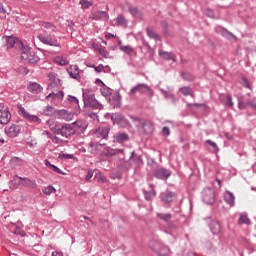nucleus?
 <instances>
[{"label":"nucleus","mask_w":256,"mask_h":256,"mask_svg":"<svg viewBox=\"0 0 256 256\" xmlns=\"http://www.w3.org/2000/svg\"><path fill=\"white\" fill-rule=\"evenodd\" d=\"M41 29L44 32L37 35V39H39L40 43H43V45H49L50 47H61L59 39L51 35V33H55L57 31L56 25L49 22H42Z\"/></svg>","instance_id":"f257e3e1"},{"label":"nucleus","mask_w":256,"mask_h":256,"mask_svg":"<svg viewBox=\"0 0 256 256\" xmlns=\"http://www.w3.org/2000/svg\"><path fill=\"white\" fill-rule=\"evenodd\" d=\"M83 102L85 107H91L92 109H103V104L99 103L97 99H95V94L89 90L83 91Z\"/></svg>","instance_id":"f03ea898"},{"label":"nucleus","mask_w":256,"mask_h":256,"mask_svg":"<svg viewBox=\"0 0 256 256\" xmlns=\"http://www.w3.org/2000/svg\"><path fill=\"white\" fill-rule=\"evenodd\" d=\"M19 185H24V187H29L30 189H35L37 187L35 180L15 175L13 180L10 181V189H17Z\"/></svg>","instance_id":"7ed1b4c3"},{"label":"nucleus","mask_w":256,"mask_h":256,"mask_svg":"<svg viewBox=\"0 0 256 256\" xmlns=\"http://www.w3.org/2000/svg\"><path fill=\"white\" fill-rule=\"evenodd\" d=\"M133 122L136 123V127L138 129V133L142 136L151 135L153 133L154 128L153 124L147 120H141L139 118H132Z\"/></svg>","instance_id":"20e7f679"},{"label":"nucleus","mask_w":256,"mask_h":256,"mask_svg":"<svg viewBox=\"0 0 256 256\" xmlns=\"http://www.w3.org/2000/svg\"><path fill=\"white\" fill-rule=\"evenodd\" d=\"M22 52H21V59L22 61H25V63H39V56H37L35 54V52H33V50H31V48H25V46H23V48H21Z\"/></svg>","instance_id":"39448f33"},{"label":"nucleus","mask_w":256,"mask_h":256,"mask_svg":"<svg viewBox=\"0 0 256 256\" xmlns=\"http://www.w3.org/2000/svg\"><path fill=\"white\" fill-rule=\"evenodd\" d=\"M101 155L102 157H105L106 160L111 159V157H115L116 155H122L120 159H122V161H125V150L123 149H113L111 147H106L102 151Z\"/></svg>","instance_id":"423d86ee"},{"label":"nucleus","mask_w":256,"mask_h":256,"mask_svg":"<svg viewBox=\"0 0 256 256\" xmlns=\"http://www.w3.org/2000/svg\"><path fill=\"white\" fill-rule=\"evenodd\" d=\"M75 127L71 124H65L62 125L59 130L57 135H62V137H66V139H69V137H73L75 135Z\"/></svg>","instance_id":"0eeeda50"},{"label":"nucleus","mask_w":256,"mask_h":256,"mask_svg":"<svg viewBox=\"0 0 256 256\" xmlns=\"http://www.w3.org/2000/svg\"><path fill=\"white\" fill-rule=\"evenodd\" d=\"M11 121V112L5 104H0V125H7Z\"/></svg>","instance_id":"6e6552de"},{"label":"nucleus","mask_w":256,"mask_h":256,"mask_svg":"<svg viewBox=\"0 0 256 256\" xmlns=\"http://www.w3.org/2000/svg\"><path fill=\"white\" fill-rule=\"evenodd\" d=\"M202 199L206 205H213L215 203V190L212 188H205L202 193Z\"/></svg>","instance_id":"1a4fd4ad"},{"label":"nucleus","mask_w":256,"mask_h":256,"mask_svg":"<svg viewBox=\"0 0 256 256\" xmlns=\"http://www.w3.org/2000/svg\"><path fill=\"white\" fill-rule=\"evenodd\" d=\"M18 109L20 115H22L24 119H27V121H30L31 123H41V120L39 119V117H37V115H31L21 104L18 105Z\"/></svg>","instance_id":"9d476101"},{"label":"nucleus","mask_w":256,"mask_h":256,"mask_svg":"<svg viewBox=\"0 0 256 256\" xmlns=\"http://www.w3.org/2000/svg\"><path fill=\"white\" fill-rule=\"evenodd\" d=\"M131 163H134L136 167L143 165V159L135 152L131 153L130 162H124V169H131Z\"/></svg>","instance_id":"9b49d317"},{"label":"nucleus","mask_w":256,"mask_h":256,"mask_svg":"<svg viewBox=\"0 0 256 256\" xmlns=\"http://www.w3.org/2000/svg\"><path fill=\"white\" fill-rule=\"evenodd\" d=\"M111 120L113 121V123H116V125H120L121 127H129L131 125L129 123V120L125 119L123 115L119 113L112 114Z\"/></svg>","instance_id":"f8f14e48"},{"label":"nucleus","mask_w":256,"mask_h":256,"mask_svg":"<svg viewBox=\"0 0 256 256\" xmlns=\"http://www.w3.org/2000/svg\"><path fill=\"white\" fill-rule=\"evenodd\" d=\"M5 41L7 42L8 49H13V47H18V49H23L25 45L23 42L19 41L16 37L13 36H6Z\"/></svg>","instance_id":"ddd939ff"},{"label":"nucleus","mask_w":256,"mask_h":256,"mask_svg":"<svg viewBox=\"0 0 256 256\" xmlns=\"http://www.w3.org/2000/svg\"><path fill=\"white\" fill-rule=\"evenodd\" d=\"M135 93L151 94V88L146 84H138L130 90V95H135Z\"/></svg>","instance_id":"4468645a"},{"label":"nucleus","mask_w":256,"mask_h":256,"mask_svg":"<svg viewBox=\"0 0 256 256\" xmlns=\"http://www.w3.org/2000/svg\"><path fill=\"white\" fill-rule=\"evenodd\" d=\"M93 136L96 139H107L109 137V126H100L95 130Z\"/></svg>","instance_id":"2eb2a0df"},{"label":"nucleus","mask_w":256,"mask_h":256,"mask_svg":"<svg viewBox=\"0 0 256 256\" xmlns=\"http://www.w3.org/2000/svg\"><path fill=\"white\" fill-rule=\"evenodd\" d=\"M5 133L8 137H17L21 133V126L17 124H12L10 127L5 129Z\"/></svg>","instance_id":"dca6fc26"},{"label":"nucleus","mask_w":256,"mask_h":256,"mask_svg":"<svg viewBox=\"0 0 256 256\" xmlns=\"http://www.w3.org/2000/svg\"><path fill=\"white\" fill-rule=\"evenodd\" d=\"M129 21L125 19V16L119 15L114 20L111 21V24L114 27H124L127 28Z\"/></svg>","instance_id":"f3484780"},{"label":"nucleus","mask_w":256,"mask_h":256,"mask_svg":"<svg viewBox=\"0 0 256 256\" xmlns=\"http://www.w3.org/2000/svg\"><path fill=\"white\" fill-rule=\"evenodd\" d=\"M63 97H65V93L63 91H59L58 93L51 92L46 99L49 101L51 99V103H57V101H63Z\"/></svg>","instance_id":"a211bd4d"},{"label":"nucleus","mask_w":256,"mask_h":256,"mask_svg":"<svg viewBox=\"0 0 256 256\" xmlns=\"http://www.w3.org/2000/svg\"><path fill=\"white\" fill-rule=\"evenodd\" d=\"M217 32L220 33V35H222V37H225V39H228V41H237V36L234 35L233 33L229 32L225 28L219 27L217 29Z\"/></svg>","instance_id":"6ab92c4d"},{"label":"nucleus","mask_w":256,"mask_h":256,"mask_svg":"<svg viewBox=\"0 0 256 256\" xmlns=\"http://www.w3.org/2000/svg\"><path fill=\"white\" fill-rule=\"evenodd\" d=\"M27 89L30 93H33L34 95H37V94L41 93V91H43V87L39 83H36V82L30 83L28 85Z\"/></svg>","instance_id":"aec40b11"},{"label":"nucleus","mask_w":256,"mask_h":256,"mask_svg":"<svg viewBox=\"0 0 256 256\" xmlns=\"http://www.w3.org/2000/svg\"><path fill=\"white\" fill-rule=\"evenodd\" d=\"M209 227L212 235H219V233H221V224L219 221L212 220Z\"/></svg>","instance_id":"412c9836"},{"label":"nucleus","mask_w":256,"mask_h":256,"mask_svg":"<svg viewBox=\"0 0 256 256\" xmlns=\"http://www.w3.org/2000/svg\"><path fill=\"white\" fill-rule=\"evenodd\" d=\"M92 19H95L96 21H108L109 14L105 11H97L92 15Z\"/></svg>","instance_id":"4be33fe9"},{"label":"nucleus","mask_w":256,"mask_h":256,"mask_svg":"<svg viewBox=\"0 0 256 256\" xmlns=\"http://www.w3.org/2000/svg\"><path fill=\"white\" fill-rule=\"evenodd\" d=\"M150 249L160 255L159 251H161V242L157 238H152L150 241Z\"/></svg>","instance_id":"5701e85b"},{"label":"nucleus","mask_w":256,"mask_h":256,"mask_svg":"<svg viewBox=\"0 0 256 256\" xmlns=\"http://www.w3.org/2000/svg\"><path fill=\"white\" fill-rule=\"evenodd\" d=\"M126 141H129V134L118 133L114 135V143H126Z\"/></svg>","instance_id":"b1692460"},{"label":"nucleus","mask_w":256,"mask_h":256,"mask_svg":"<svg viewBox=\"0 0 256 256\" xmlns=\"http://www.w3.org/2000/svg\"><path fill=\"white\" fill-rule=\"evenodd\" d=\"M67 71L72 79L81 78V76L79 75V67L77 65L70 66V68Z\"/></svg>","instance_id":"393cba45"},{"label":"nucleus","mask_w":256,"mask_h":256,"mask_svg":"<svg viewBox=\"0 0 256 256\" xmlns=\"http://www.w3.org/2000/svg\"><path fill=\"white\" fill-rule=\"evenodd\" d=\"M220 101L227 107H233V98L231 95L228 94H221L220 95Z\"/></svg>","instance_id":"a878e982"},{"label":"nucleus","mask_w":256,"mask_h":256,"mask_svg":"<svg viewBox=\"0 0 256 256\" xmlns=\"http://www.w3.org/2000/svg\"><path fill=\"white\" fill-rule=\"evenodd\" d=\"M58 115L60 119H63L64 121H72L73 120V114L67 110H59Z\"/></svg>","instance_id":"bb28decb"},{"label":"nucleus","mask_w":256,"mask_h":256,"mask_svg":"<svg viewBox=\"0 0 256 256\" xmlns=\"http://www.w3.org/2000/svg\"><path fill=\"white\" fill-rule=\"evenodd\" d=\"M224 200L227 205H230V207H233V205H235V195H233V193L229 191L224 193Z\"/></svg>","instance_id":"cd10ccee"},{"label":"nucleus","mask_w":256,"mask_h":256,"mask_svg":"<svg viewBox=\"0 0 256 256\" xmlns=\"http://www.w3.org/2000/svg\"><path fill=\"white\" fill-rule=\"evenodd\" d=\"M175 197H177L175 192H165L162 201H164V203H172V201H175Z\"/></svg>","instance_id":"c85d7f7f"},{"label":"nucleus","mask_w":256,"mask_h":256,"mask_svg":"<svg viewBox=\"0 0 256 256\" xmlns=\"http://www.w3.org/2000/svg\"><path fill=\"white\" fill-rule=\"evenodd\" d=\"M46 123H47L49 129L51 131H53V133H56V135H57V133L59 132V129H60L59 124H57V121H55L54 119H50Z\"/></svg>","instance_id":"c756f323"},{"label":"nucleus","mask_w":256,"mask_h":256,"mask_svg":"<svg viewBox=\"0 0 256 256\" xmlns=\"http://www.w3.org/2000/svg\"><path fill=\"white\" fill-rule=\"evenodd\" d=\"M161 219L162 221L167 223L169 229H173V223H171V220L173 219V214L171 213L162 214Z\"/></svg>","instance_id":"7c9ffc66"},{"label":"nucleus","mask_w":256,"mask_h":256,"mask_svg":"<svg viewBox=\"0 0 256 256\" xmlns=\"http://www.w3.org/2000/svg\"><path fill=\"white\" fill-rule=\"evenodd\" d=\"M239 225H251V220L247 216L246 213L240 214V218L238 220Z\"/></svg>","instance_id":"2f4dec72"},{"label":"nucleus","mask_w":256,"mask_h":256,"mask_svg":"<svg viewBox=\"0 0 256 256\" xmlns=\"http://www.w3.org/2000/svg\"><path fill=\"white\" fill-rule=\"evenodd\" d=\"M147 35L150 37V39H155V41H158L159 35L155 32L153 28H147Z\"/></svg>","instance_id":"473e14b6"},{"label":"nucleus","mask_w":256,"mask_h":256,"mask_svg":"<svg viewBox=\"0 0 256 256\" xmlns=\"http://www.w3.org/2000/svg\"><path fill=\"white\" fill-rule=\"evenodd\" d=\"M179 91L180 93H182V95H185V96L193 95V89L187 86L180 88Z\"/></svg>","instance_id":"72a5a7b5"},{"label":"nucleus","mask_w":256,"mask_h":256,"mask_svg":"<svg viewBox=\"0 0 256 256\" xmlns=\"http://www.w3.org/2000/svg\"><path fill=\"white\" fill-rule=\"evenodd\" d=\"M161 57L163 59H166V61H171V60L175 59V54H173L171 52H161Z\"/></svg>","instance_id":"f704fd0d"},{"label":"nucleus","mask_w":256,"mask_h":256,"mask_svg":"<svg viewBox=\"0 0 256 256\" xmlns=\"http://www.w3.org/2000/svg\"><path fill=\"white\" fill-rule=\"evenodd\" d=\"M128 11H129V13H131V15H133V17L141 16V12L139 11V9L137 7L130 6L128 8Z\"/></svg>","instance_id":"c9c22d12"},{"label":"nucleus","mask_w":256,"mask_h":256,"mask_svg":"<svg viewBox=\"0 0 256 256\" xmlns=\"http://www.w3.org/2000/svg\"><path fill=\"white\" fill-rule=\"evenodd\" d=\"M120 51H123V53H126L127 55H131L134 51L133 47L131 46H120Z\"/></svg>","instance_id":"e433bc0d"},{"label":"nucleus","mask_w":256,"mask_h":256,"mask_svg":"<svg viewBox=\"0 0 256 256\" xmlns=\"http://www.w3.org/2000/svg\"><path fill=\"white\" fill-rule=\"evenodd\" d=\"M144 196L146 201H151L155 197V192L153 190L144 191Z\"/></svg>","instance_id":"4c0bfd02"},{"label":"nucleus","mask_w":256,"mask_h":256,"mask_svg":"<svg viewBox=\"0 0 256 256\" xmlns=\"http://www.w3.org/2000/svg\"><path fill=\"white\" fill-rule=\"evenodd\" d=\"M56 192H57V190L53 186H48V187L43 189V194L44 195H51V193H56Z\"/></svg>","instance_id":"58836bf2"},{"label":"nucleus","mask_w":256,"mask_h":256,"mask_svg":"<svg viewBox=\"0 0 256 256\" xmlns=\"http://www.w3.org/2000/svg\"><path fill=\"white\" fill-rule=\"evenodd\" d=\"M206 143L208 145H211L212 146V151L213 153H219V147L217 146V143L211 141V140H206Z\"/></svg>","instance_id":"ea45409f"},{"label":"nucleus","mask_w":256,"mask_h":256,"mask_svg":"<svg viewBox=\"0 0 256 256\" xmlns=\"http://www.w3.org/2000/svg\"><path fill=\"white\" fill-rule=\"evenodd\" d=\"M54 109L55 108H53L52 106H46L42 113H43V115L51 116V115H53Z\"/></svg>","instance_id":"a19ab883"},{"label":"nucleus","mask_w":256,"mask_h":256,"mask_svg":"<svg viewBox=\"0 0 256 256\" xmlns=\"http://www.w3.org/2000/svg\"><path fill=\"white\" fill-rule=\"evenodd\" d=\"M171 177V171L168 169L161 170V179H169Z\"/></svg>","instance_id":"79ce46f5"},{"label":"nucleus","mask_w":256,"mask_h":256,"mask_svg":"<svg viewBox=\"0 0 256 256\" xmlns=\"http://www.w3.org/2000/svg\"><path fill=\"white\" fill-rule=\"evenodd\" d=\"M42 135H47V137H49V139H51L53 141V143H57V141L59 140V138H57V136H53V134H51L49 131L45 130Z\"/></svg>","instance_id":"37998d69"},{"label":"nucleus","mask_w":256,"mask_h":256,"mask_svg":"<svg viewBox=\"0 0 256 256\" xmlns=\"http://www.w3.org/2000/svg\"><path fill=\"white\" fill-rule=\"evenodd\" d=\"M54 62L57 63V65H67V60L61 58V57H55Z\"/></svg>","instance_id":"c03bdc74"},{"label":"nucleus","mask_w":256,"mask_h":256,"mask_svg":"<svg viewBox=\"0 0 256 256\" xmlns=\"http://www.w3.org/2000/svg\"><path fill=\"white\" fill-rule=\"evenodd\" d=\"M80 5L82 6V9H89L92 4L87 0H81Z\"/></svg>","instance_id":"a18cd8bd"},{"label":"nucleus","mask_w":256,"mask_h":256,"mask_svg":"<svg viewBox=\"0 0 256 256\" xmlns=\"http://www.w3.org/2000/svg\"><path fill=\"white\" fill-rule=\"evenodd\" d=\"M171 255V249L168 246H162V256Z\"/></svg>","instance_id":"49530a36"},{"label":"nucleus","mask_w":256,"mask_h":256,"mask_svg":"<svg viewBox=\"0 0 256 256\" xmlns=\"http://www.w3.org/2000/svg\"><path fill=\"white\" fill-rule=\"evenodd\" d=\"M182 77H183V79H185V81H193V74L183 73Z\"/></svg>","instance_id":"de8ad7c7"},{"label":"nucleus","mask_w":256,"mask_h":256,"mask_svg":"<svg viewBox=\"0 0 256 256\" xmlns=\"http://www.w3.org/2000/svg\"><path fill=\"white\" fill-rule=\"evenodd\" d=\"M162 94L164 95V97L166 99H172L173 100V93H171V91H163L162 90Z\"/></svg>","instance_id":"09e8293b"},{"label":"nucleus","mask_w":256,"mask_h":256,"mask_svg":"<svg viewBox=\"0 0 256 256\" xmlns=\"http://www.w3.org/2000/svg\"><path fill=\"white\" fill-rule=\"evenodd\" d=\"M162 134L165 135L166 137H169V135H171V130L169 129V127L165 126L162 129Z\"/></svg>","instance_id":"8fccbe9b"},{"label":"nucleus","mask_w":256,"mask_h":256,"mask_svg":"<svg viewBox=\"0 0 256 256\" xmlns=\"http://www.w3.org/2000/svg\"><path fill=\"white\" fill-rule=\"evenodd\" d=\"M101 94L103 95V97H109L111 95V92H109V89L104 88L101 90Z\"/></svg>","instance_id":"3c124183"},{"label":"nucleus","mask_w":256,"mask_h":256,"mask_svg":"<svg viewBox=\"0 0 256 256\" xmlns=\"http://www.w3.org/2000/svg\"><path fill=\"white\" fill-rule=\"evenodd\" d=\"M68 101H70V103L79 104V99H77L75 96H68Z\"/></svg>","instance_id":"603ef678"},{"label":"nucleus","mask_w":256,"mask_h":256,"mask_svg":"<svg viewBox=\"0 0 256 256\" xmlns=\"http://www.w3.org/2000/svg\"><path fill=\"white\" fill-rule=\"evenodd\" d=\"M51 169H53V171H55V173H59V175H64L65 173H63V171H61V169H59V167L53 165L51 166Z\"/></svg>","instance_id":"864d4df0"},{"label":"nucleus","mask_w":256,"mask_h":256,"mask_svg":"<svg viewBox=\"0 0 256 256\" xmlns=\"http://www.w3.org/2000/svg\"><path fill=\"white\" fill-rule=\"evenodd\" d=\"M92 178H93V170H88L85 180L91 181Z\"/></svg>","instance_id":"5fc2aeb1"},{"label":"nucleus","mask_w":256,"mask_h":256,"mask_svg":"<svg viewBox=\"0 0 256 256\" xmlns=\"http://www.w3.org/2000/svg\"><path fill=\"white\" fill-rule=\"evenodd\" d=\"M59 157H63V159H74L75 156L73 154H60Z\"/></svg>","instance_id":"6e6d98bb"},{"label":"nucleus","mask_w":256,"mask_h":256,"mask_svg":"<svg viewBox=\"0 0 256 256\" xmlns=\"http://www.w3.org/2000/svg\"><path fill=\"white\" fill-rule=\"evenodd\" d=\"M103 69H105V67L103 66V64H100V65L95 67V72L96 73H102Z\"/></svg>","instance_id":"4d7b16f0"},{"label":"nucleus","mask_w":256,"mask_h":256,"mask_svg":"<svg viewBox=\"0 0 256 256\" xmlns=\"http://www.w3.org/2000/svg\"><path fill=\"white\" fill-rule=\"evenodd\" d=\"M206 15H207L208 17H215V14H213V10H211V9H207V10H206Z\"/></svg>","instance_id":"13d9d810"},{"label":"nucleus","mask_w":256,"mask_h":256,"mask_svg":"<svg viewBox=\"0 0 256 256\" xmlns=\"http://www.w3.org/2000/svg\"><path fill=\"white\" fill-rule=\"evenodd\" d=\"M115 101H116V104L114 105V107H121V98L116 97Z\"/></svg>","instance_id":"bf43d9fd"},{"label":"nucleus","mask_w":256,"mask_h":256,"mask_svg":"<svg viewBox=\"0 0 256 256\" xmlns=\"http://www.w3.org/2000/svg\"><path fill=\"white\" fill-rule=\"evenodd\" d=\"M238 107H239V109H245V103H243V101L239 100Z\"/></svg>","instance_id":"052dcab7"},{"label":"nucleus","mask_w":256,"mask_h":256,"mask_svg":"<svg viewBox=\"0 0 256 256\" xmlns=\"http://www.w3.org/2000/svg\"><path fill=\"white\" fill-rule=\"evenodd\" d=\"M98 179L102 182V183H105L107 180L105 179V176L99 174L98 175Z\"/></svg>","instance_id":"680f3d73"},{"label":"nucleus","mask_w":256,"mask_h":256,"mask_svg":"<svg viewBox=\"0 0 256 256\" xmlns=\"http://www.w3.org/2000/svg\"><path fill=\"white\" fill-rule=\"evenodd\" d=\"M52 256H63V253L59 251H55V252H52Z\"/></svg>","instance_id":"e2e57ef3"},{"label":"nucleus","mask_w":256,"mask_h":256,"mask_svg":"<svg viewBox=\"0 0 256 256\" xmlns=\"http://www.w3.org/2000/svg\"><path fill=\"white\" fill-rule=\"evenodd\" d=\"M74 125H76V127L81 128V127H83V122H81V121H76V122L74 123Z\"/></svg>","instance_id":"0e129e2a"},{"label":"nucleus","mask_w":256,"mask_h":256,"mask_svg":"<svg viewBox=\"0 0 256 256\" xmlns=\"http://www.w3.org/2000/svg\"><path fill=\"white\" fill-rule=\"evenodd\" d=\"M105 37H106V39H111V38L115 37V35L108 33L105 35Z\"/></svg>","instance_id":"69168bd1"},{"label":"nucleus","mask_w":256,"mask_h":256,"mask_svg":"<svg viewBox=\"0 0 256 256\" xmlns=\"http://www.w3.org/2000/svg\"><path fill=\"white\" fill-rule=\"evenodd\" d=\"M45 165H46V167H50V169H51V166H53V164H51V162H49V160H45Z\"/></svg>","instance_id":"338daca9"},{"label":"nucleus","mask_w":256,"mask_h":256,"mask_svg":"<svg viewBox=\"0 0 256 256\" xmlns=\"http://www.w3.org/2000/svg\"><path fill=\"white\" fill-rule=\"evenodd\" d=\"M245 85L247 89H251V84L248 82V80L245 81Z\"/></svg>","instance_id":"774afa93"}]
</instances>
